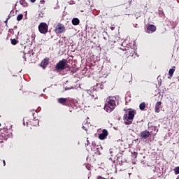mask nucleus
Returning <instances> with one entry per match:
<instances>
[{
    "mask_svg": "<svg viewBox=\"0 0 179 179\" xmlns=\"http://www.w3.org/2000/svg\"><path fill=\"white\" fill-rule=\"evenodd\" d=\"M117 107V103H115V99L113 97L109 96L106 101L105 106H104V110L106 111V113H111V111H113Z\"/></svg>",
    "mask_w": 179,
    "mask_h": 179,
    "instance_id": "f257e3e1",
    "label": "nucleus"
},
{
    "mask_svg": "<svg viewBox=\"0 0 179 179\" xmlns=\"http://www.w3.org/2000/svg\"><path fill=\"white\" fill-rule=\"evenodd\" d=\"M134 117H135V111L134 110L129 111L128 114H124L123 116L124 124L126 125H131V124H132V121H134Z\"/></svg>",
    "mask_w": 179,
    "mask_h": 179,
    "instance_id": "f03ea898",
    "label": "nucleus"
},
{
    "mask_svg": "<svg viewBox=\"0 0 179 179\" xmlns=\"http://www.w3.org/2000/svg\"><path fill=\"white\" fill-rule=\"evenodd\" d=\"M66 59H63L62 60H60L57 64H56V69L64 71V69H66Z\"/></svg>",
    "mask_w": 179,
    "mask_h": 179,
    "instance_id": "7ed1b4c3",
    "label": "nucleus"
},
{
    "mask_svg": "<svg viewBox=\"0 0 179 179\" xmlns=\"http://www.w3.org/2000/svg\"><path fill=\"white\" fill-rule=\"evenodd\" d=\"M38 30L42 34H45L48 32V25L45 22H41L38 25Z\"/></svg>",
    "mask_w": 179,
    "mask_h": 179,
    "instance_id": "20e7f679",
    "label": "nucleus"
},
{
    "mask_svg": "<svg viewBox=\"0 0 179 179\" xmlns=\"http://www.w3.org/2000/svg\"><path fill=\"white\" fill-rule=\"evenodd\" d=\"M148 129L150 134H152V135H153L154 136L157 135V132L159 131V129H157V127L153 126L150 123L148 124Z\"/></svg>",
    "mask_w": 179,
    "mask_h": 179,
    "instance_id": "39448f33",
    "label": "nucleus"
},
{
    "mask_svg": "<svg viewBox=\"0 0 179 179\" xmlns=\"http://www.w3.org/2000/svg\"><path fill=\"white\" fill-rule=\"evenodd\" d=\"M55 31L59 34L65 32V26L61 23H58L56 26Z\"/></svg>",
    "mask_w": 179,
    "mask_h": 179,
    "instance_id": "423d86ee",
    "label": "nucleus"
},
{
    "mask_svg": "<svg viewBox=\"0 0 179 179\" xmlns=\"http://www.w3.org/2000/svg\"><path fill=\"white\" fill-rule=\"evenodd\" d=\"M148 136H150V131H143L140 134V137L143 141H146Z\"/></svg>",
    "mask_w": 179,
    "mask_h": 179,
    "instance_id": "0eeeda50",
    "label": "nucleus"
},
{
    "mask_svg": "<svg viewBox=\"0 0 179 179\" xmlns=\"http://www.w3.org/2000/svg\"><path fill=\"white\" fill-rule=\"evenodd\" d=\"M108 136V131L107 129H103L102 133L99 135V138L101 141H104Z\"/></svg>",
    "mask_w": 179,
    "mask_h": 179,
    "instance_id": "6e6552de",
    "label": "nucleus"
},
{
    "mask_svg": "<svg viewBox=\"0 0 179 179\" xmlns=\"http://www.w3.org/2000/svg\"><path fill=\"white\" fill-rule=\"evenodd\" d=\"M156 30V26H155L154 24H150L148 26H147L146 29H145V31L146 33H154V31Z\"/></svg>",
    "mask_w": 179,
    "mask_h": 179,
    "instance_id": "1a4fd4ad",
    "label": "nucleus"
},
{
    "mask_svg": "<svg viewBox=\"0 0 179 179\" xmlns=\"http://www.w3.org/2000/svg\"><path fill=\"white\" fill-rule=\"evenodd\" d=\"M48 62H50L48 59H44L43 60H42L40 64L41 68H43V69H45V68H47V65H48Z\"/></svg>",
    "mask_w": 179,
    "mask_h": 179,
    "instance_id": "9d476101",
    "label": "nucleus"
},
{
    "mask_svg": "<svg viewBox=\"0 0 179 179\" xmlns=\"http://www.w3.org/2000/svg\"><path fill=\"white\" fill-rule=\"evenodd\" d=\"M160 106H162V101H157L155 107V113H160Z\"/></svg>",
    "mask_w": 179,
    "mask_h": 179,
    "instance_id": "9b49d317",
    "label": "nucleus"
},
{
    "mask_svg": "<svg viewBox=\"0 0 179 179\" xmlns=\"http://www.w3.org/2000/svg\"><path fill=\"white\" fill-rule=\"evenodd\" d=\"M71 23L73 26H78V24L80 23V20H79L78 18L75 17L72 19Z\"/></svg>",
    "mask_w": 179,
    "mask_h": 179,
    "instance_id": "f8f14e48",
    "label": "nucleus"
},
{
    "mask_svg": "<svg viewBox=\"0 0 179 179\" xmlns=\"http://www.w3.org/2000/svg\"><path fill=\"white\" fill-rule=\"evenodd\" d=\"M87 94L91 96V99H94V100L97 99V96L94 94V92H92V90H87Z\"/></svg>",
    "mask_w": 179,
    "mask_h": 179,
    "instance_id": "ddd939ff",
    "label": "nucleus"
},
{
    "mask_svg": "<svg viewBox=\"0 0 179 179\" xmlns=\"http://www.w3.org/2000/svg\"><path fill=\"white\" fill-rule=\"evenodd\" d=\"M66 101H68V99L66 98H59L58 99V103H59V104L65 105V103H66Z\"/></svg>",
    "mask_w": 179,
    "mask_h": 179,
    "instance_id": "4468645a",
    "label": "nucleus"
},
{
    "mask_svg": "<svg viewBox=\"0 0 179 179\" xmlns=\"http://www.w3.org/2000/svg\"><path fill=\"white\" fill-rule=\"evenodd\" d=\"M176 71V66H173L169 71L170 78H173V75H174V71Z\"/></svg>",
    "mask_w": 179,
    "mask_h": 179,
    "instance_id": "2eb2a0df",
    "label": "nucleus"
},
{
    "mask_svg": "<svg viewBox=\"0 0 179 179\" xmlns=\"http://www.w3.org/2000/svg\"><path fill=\"white\" fill-rule=\"evenodd\" d=\"M139 108L140 110H141V111H143V110L146 108V103L142 102L141 103H140Z\"/></svg>",
    "mask_w": 179,
    "mask_h": 179,
    "instance_id": "dca6fc26",
    "label": "nucleus"
},
{
    "mask_svg": "<svg viewBox=\"0 0 179 179\" xmlns=\"http://www.w3.org/2000/svg\"><path fill=\"white\" fill-rule=\"evenodd\" d=\"M20 5H22V6H24V8H26L28 6V4L26 2V0H20Z\"/></svg>",
    "mask_w": 179,
    "mask_h": 179,
    "instance_id": "f3484780",
    "label": "nucleus"
},
{
    "mask_svg": "<svg viewBox=\"0 0 179 179\" xmlns=\"http://www.w3.org/2000/svg\"><path fill=\"white\" fill-rule=\"evenodd\" d=\"M38 123H39L38 119L34 120V122H32V125H34V127H38Z\"/></svg>",
    "mask_w": 179,
    "mask_h": 179,
    "instance_id": "a211bd4d",
    "label": "nucleus"
},
{
    "mask_svg": "<svg viewBox=\"0 0 179 179\" xmlns=\"http://www.w3.org/2000/svg\"><path fill=\"white\" fill-rule=\"evenodd\" d=\"M10 41H11V44L13 45H16V44H17V43H19V41L16 40L15 38L14 39H10Z\"/></svg>",
    "mask_w": 179,
    "mask_h": 179,
    "instance_id": "6ab92c4d",
    "label": "nucleus"
},
{
    "mask_svg": "<svg viewBox=\"0 0 179 179\" xmlns=\"http://www.w3.org/2000/svg\"><path fill=\"white\" fill-rule=\"evenodd\" d=\"M131 157L132 159H136V157H138V152H131Z\"/></svg>",
    "mask_w": 179,
    "mask_h": 179,
    "instance_id": "aec40b11",
    "label": "nucleus"
},
{
    "mask_svg": "<svg viewBox=\"0 0 179 179\" xmlns=\"http://www.w3.org/2000/svg\"><path fill=\"white\" fill-rule=\"evenodd\" d=\"M22 19H23V14L18 15L17 17V20L18 22H20V20H22Z\"/></svg>",
    "mask_w": 179,
    "mask_h": 179,
    "instance_id": "412c9836",
    "label": "nucleus"
},
{
    "mask_svg": "<svg viewBox=\"0 0 179 179\" xmlns=\"http://www.w3.org/2000/svg\"><path fill=\"white\" fill-rule=\"evenodd\" d=\"M159 15L160 17H164V12H163V10H159Z\"/></svg>",
    "mask_w": 179,
    "mask_h": 179,
    "instance_id": "4be33fe9",
    "label": "nucleus"
},
{
    "mask_svg": "<svg viewBox=\"0 0 179 179\" xmlns=\"http://www.w3.org/2000/svg\"><path fill=\"white\" fill-rule=\"evenodd\" d=\"M175 174H179V166L174 169Z\"/></svg>",
    "mask_w": 179,
    "mask_h": 179,
    "instance_id": "5701e85b",
    "label": "nucleus"
},
{
    "mask_svg": "<svg viewBox=\"0 0 179 179\" xmlns=\"http://www.w3.org/2000/svg\"><path fill=\"white\" fill-rule=\"evenodd\" d=\"M95 149L96 150V152H95L96 155H101V153H100V150H99L100 148H96Z\"/></svg>",
    "mask_w": 179,
    "mask_h": 179,
    "instance_id": "b1692460",
    "label": "nucleus"
},
{
    "mask_svg": "<svg viewBox=\"0 0 179 179\" xmlns=\"http://www.w3.org/2000/svg\"><path fill=\"white\" fill-rule=\"evenodd\" d=\"M85 145H87V146H89V145H90V143L89 142V140H87V143Z\"/></svg>",
    "mask_w": 179,
    "mask_h": 179,
    "instance_id": "393cba45",
    "label": "nucleus"
},
{
    "mask_svg": "<svg viewBox=\"0 0 179 179\" xmlns=\"http://www.w3.org/2000/svg\"><path fill=\"white\" fill-rule=\"evenodd\" d=\"M83 129H84V131H87V129H86V127L83 126Z\"/></svg>",
    "mask_w": 179,
    "mask_h": 179,
    "instance_id": "a878e982",
    "label": "nucleus"
},
{
    "mask_svg": "<svg viewBox=\"0 0 179 179\" xmlns=\"http://www.w3.org/2000/svg\"><path fill=\"white\" fill-rule=\"evenodd\" d=\"M36 37V35H34V34H32L31 35V38H33V40H34V38Z\"/></svg>",
    "mask_w": 179,
    "mask_h": 179,
    "instance_id": "bb28decb",
    "label": "nucleus"
},
{
    "mask_svg": "<svg viewBox=\"0 0 179 179\" xmlns=\"http://www.w3.org/2000/svg\"><path fill=\"white\" fill-rule=\"evenodd\" d=\"M110 155H113V153H114V152L113 151V150H110Z\"/></svg>",
    "mask_w": 179,
    "mask_h": 179,
    "instance_id": "cd10ccee",
    "label": "nucleus"
},
{
    "mask_svg": "<svg viewBox=\"0 0 179 179\" xmlns=\"http://www.w3.org/2000/svg\"><path fill=\"white\" fill-rule=\"evenodd\" d=\"M43 14H39L38 17H43Z\"/></svg>",
    "mask_w": 179,
    "mask_h": 179,
    "instance_id": "c85d7f7f",
    "label": "nucleus"
},
{
    "mask_svg": "<svg viewBox=\"0 0 179 179\" xmlns=\"http://www.w3.org/2000/svg\"><path fill=\"white\" fill-rule=\"evenodd\" d=\"M31 2H32V3H34V2H36V0H30Z\"/></svg>",
    "mask_w": 179,
    "mask_h": 179,
    "instance_id": "c756f323",
    "label": "nucleus"
},
{
    "mask_svg": "<svg viewBox=\"0 0 179 179\" xmlns=\"http://www.w3.org/2000/svg\"><path fill=\"white\" fill-rule=\"evenodd\" d=\"M23 58H24V61H26V55H24Z\"/></svg>",
    "mask_w": 179,
    "mask_h": 179,
    "instance_id": "7c9ffc66",
    "label": "nucleus"
},
{
    "mask_svg": "<svg viewBox=\"0 0 179 179\" xmlns=\"http://www.w3.org/2000/svg\"><path fill=\"white\" fill-rule=\"evenodd\" d=\"M3 166L6 165V163L5 162V160H3Z\"/></svg>",
    "mask_w": 179,
    "mask_h": 179,
    "instance_id": "2f4dec72",
    "label": "nucleus"
},
{
    "mask_svg": "<svg viewBox=\"0 0 179 179\" xmlns=\"http://www.w3.org/2000/svg\"><path fill=\"white\" fill-rule=\"evenodd\" d=\"M115 29V27H111V30H114Z\"/></svg>",
    "mask_w": 179,
    "mask_h": 179,
    "instance_id": "473e14b6",
    "label": "nucleus"
},
{
    "mask_svg": "<svg viewBox=\"0 0 179 179\" xmlns=\"http://www.w3.org/2000/svg\"><path fill=\"white\" fill-rule=\"evenodd\" d=\"M24 125H25L24 122L23 123Z\"/></svg>",
    "mask_w": 179,
    "mask_h": 179,
    "instance_id": "72a5a7b5",
    "label": "nucleus"
},
{
    "mask_svg": "<svg viewBox=\"0 0 179 179\" xmlns=\"http://www.w3.org/2000/svg\"><path fill=\"white\" fill-rule=\"evenodd\" d=\"M9 18H7V20H8Z\"/></svg>",
    "mask_w": 179,
    "mask_h": 179,
    "instance_id": "f704fd0d",
    "label": "nucleus"
},
{
    "mask_svg": "<svg viewBox=\"0 0 179 179\" xmlns=\"http://www.w3.org/2000/svg\"><path fill=\"white\" fill-rule=\"evenodd\" d=\"M9 18H7V20H8Z\"/></svg>",
    "mask_w": 179,
    "mask_h": 179,
    "instance_id": "c9c22d12",
    "label": "nucleus"
},
{
    "mask_svg": "<svg viewBox=\"0 0 179 179\" xmlns=\"http://www.w3.org/2000/svg\"><path fill=\"white\" fill-rule=\"evenodd\" d=\"M9 18H7V20H8Z\"/></svg>",
    "mask_w": 179,
    "mask_h": 179,
    "instance_id": "e433bc0d",
    "label": "nucleus"
},
{
    "mask_svg": "<svg viewBox=\"0 0 179 179\" xmlns=\"http://www.w3.org/2000/svg\"><path fill=\"white\" fill-rule=\"evenodd\" d=\"M0 127H1V123H0Z\"/></svg>",
    "mask_w": 179,
    "mask_h": 179,
    "instance_id": "4c0bfd02",
    "label": "nucleus"
}]
</instances>
